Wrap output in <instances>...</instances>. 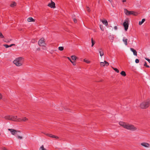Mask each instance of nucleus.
<instances>
[{
    "label": "nucleus",
    "instance_id": "f257e3e1",
    "mask_svg": "<svg viewBox=\"0 0 150 150\" xmlns=\"http://www.w3.org/2000/svg\"><path fill=\"white\" fill-rule=\"evenodd\" d=\"M5 119L8 120L14 121L18 122H26L28 120V119L26 117H23L22 118H17V116L9 115L6 116L4 117Z\"/></svg>",
    "mask_w": 150,
    "mask_h": 150
},
{
    "label": "nucleus",
    "instance_id": "f03ea898",
    "mask_svg": "<svg viewBox=\"0 0 150 150\" xmlns=\"http://www.w3.org/2000/svg\"><path fill=\"white\" fill-rule=\"evenodd\" d=\"M119 124L124 128L130 130L135 131L137 129V128L134 125L124 122H119Z\"/></svg>",
    "mask_w": 150,
    "mask_h": 150
},
{
    "label": "nucleus",
    "instance_id": "7ed1b4c3",
    "mask_svg": "<svg viewBox=\"0 0 150 150\" xmlns=\"http://www.w3.org/2000/svg\"><path fill=\"white\" fill-rule=\"evenodd\" d=\"M150 105V99L147 100L142 103L140 107L142 109H146Z\"/></svg>",
    "mask_w": 150,
    "mask_h": 150
},
{
    "label": "nucleus",
    "instance_id": "20e7f679",
    "mask_svg": "<svg viewBox=\"0 0 150 150\" xmlns=\"http://www.w3.org/2000/svg\"><path fill=\"white\" fill-rule=\"evenodd\" d=\"M23 59L21 57H19L16 59L13 62L16 66H19L21 65L23 62Z\"/></svg>",
    "mask_w": 150,
    "mask_h": 150
},
{
    "label": "nucleus",
    "instance_id": "39448f33",
    "mask_svg": "<svg viewBox=\"0 0 150 150\" xmlns=\"http://www.w3.org/2000/svg\"><path fill=\"white\" fill-rule=\"evenodd\" d=\"M124 12L127 15L129 16L130 15H134L136 16L137 15H136L134 14L135 12L133 11H128L126 9H124Z\"/></svg>",
    "mask_w": 150,
    "mask_h": 150
},
{
    "label": "nucleus",
    "instance_id": "423d86ee",
    "mask_svg": "<svg viewBox=\"0 0 150 150\" xmlns=\"http://www.w3.org/2000/svg\"><path fill=\"white\" fill-rule=\"evenodd\" d=\"M44 38H41L38 41V44L40 46H44L45 45Z\"/></svg>",
    "mask_w": 150,
    "mask_h": 150
},
{
    "label": "nucleus",
    "instance_id": "0eeeda50",
    "mask_svg": "<svg viewBox=\"0 0 150 150\" xmlns=\"http://www.w3.org/2000/svg\"><path fill=\"white\" fill-rule=\"evenodd\" d=\"M123 25L124 27L125 31H127L129 26V23L127 20L125 21L123 23Z\"/></svg>",
    "mask_w": 150,
    "mask_h": 150
},
{
    "label": "nucleus",
    "instance_id": "6e6552de",
    "mask_svg": "<svg viewBox=\"0 0 150 150\" xmlns=\"http://www.w3.org/2000/svg\"><path fill=\"white\" fill-rule=\"evenodd\" d=\"M51 2L50 3L48 4V6L50 7L51 8H55V4L52 1H51Z\"/></svg>",
    "mask_w": 150,
    "mask_h": 150
},
{
    "label": "nucleus",
    "instance_id": "1a4fd4ad",
    "mask_svg": "<svg viewBox=\"0 0 150 150\" xmlns=\"http://www.w3.org/2000/svg\"><path fill=\"white\" fill-rule=\"evenodd\" d=\"M141 145L145 147L148 148L150 146V145L149 144L146 142H143L141 144Z\"/></svg>",
    "mask_w": 150,
    "mask_h": 150
},
{
    "label": "nucleus",
    "instance_id": "9d476101",
    "mask_svg": "<svg viewBox=\"0 0 150 150\" xmlns=\"http://www.w3.org/2000/svg\"><path fill=\"white\" fill-rule=\"evenodd\" d=\"M8 130L10 131L11 134L13 135H14L17 132H19V131H16L12 129H9Z\"/></svg>",
    "mask_w": 150,
    "mask_h": 150
},
{
    "label": "nucleus",
    "instance_id": "9b49d317",
    "mask_svg": "<svg viewBox=\"0 0 150 150\" xmlns=\"http://www.w3.org/2000/svg\"><path fill=\"white\" fill-rule=\"evenodd\" d=\"M46 135L47 136L52 138H55L56 139L59 138V137L57 136L53 135L51 134H46Z\"/></svg>",
    "mask_w": 150,
    "mask_h": 150
},
{
    "label": "nucleus",
    "instance_id": "f8f14e48",
    "mask_svg": "<svg viewBox=\"0 0 150 150\" xmlns=\"http://www.w3.org/2000/svg\"><path fill=\"white\" fill-rule=\"evenodd\" d=\"M100 54V55L101 56H102L104 55V52L101 48H100L98 50Z\"/></svg>",
    "mask_w": 150,
    "mask_h": 150
},
{
    "label": "nucleus",
    "instance_id": "ddd939ff",
    "mask_svg": "<svg viewBox=\"0 0 150 150\" xmlns=\"http://www.w3.org/2000/svg\"><path fill=\"white\" fill-rule=\"evenodd\" d=\"M130 50L132 52H133V54H134V55H135V56H137V52L135 50H134L133 48H130Z\"/></svg>",
    "mask_w": 150,
    "mask_h": 150
},
{
    "label": "nucleus",
    "instance_id": "4468645a",
    "mask_svg": "<svg viewBox=\"0 0 150 150\" xmlns=\"http://www.w3.org/2000/svg\"><path fill=\"white\" fill-rule=\"evenodd\" d=\"M27 21L29 22H35V20L33 19L32 17H30L27 19Z\"/></svg>",
    "mask_w": 150,
    "mask_h": 150
},
{
    "label": "nucleus",
    "instance_id": "2eb2a0df",
    "mask_svg": "<svg viewBox=\"0 0 150 150\" xmlns=\"http://www.w3.org/2000/svg\"><path fill=\"white\" fill-rule=\"evenodd\" d=\"M145 21V18H143L142 19L141 21H139V25H141Z\"/></svg>",
    "mask_w": 150,
    "mask_h": 150
},
{
    "label": "nucleus",
    "instance_id": "dca6fc26",
    "mask_svg": "<svg viewBox=\"0 0 150 150\" xmlns=\"http://www.w3.org/2000/svg\"><path fill=\"white\" fill-rule=\"evenodd\" d=\"M128 40L127 39H125L124 38L123 39V41L125 42V44L126 45H127V41Z\"/></svg>",
    "mask_w": 150,
    "mask_h": 150
},
{
    "label": "nucleus",
    "instance_id": "f3484780",
    "mask_svg": "<svg viewBox=\"0 0 150 150\" xmlns=\"http://www.w3.org/2000/svg\"><path fill=\"white\" fill-rule=\"evenodd\" d=\"M102 23H103L106 26H107L108 25V23L106 20H104L102 21Z\"/></svg>",
    "mask_w": 150,
    "mask_h": 150
},
{
    "label": "nucleus",
    "instance_id": "a211bd4d",
    "mask_svg": "<svg viewBox=\"0 0 150 150\" xmlns=\"http://www.w3.org/2000/svg\"><path fill=\"white\" fill-rule=\"evenodd\" d=\"M72 59L73 60H75L77 57L75 55H72L71 56Z\"/></svg>",
    "mask_w": 150,
    "mask_h": 150
},
{
    "label": "nucleus",
    "instance_id": "6ab92c4d",
    "mask_svg": "<svg viewBox=\"0 0 150 150\" xmlns=\"http://www.w3.org/2000/svg\"><path fill=\"white\" fill-rule=\"evenodd\" d=\"M120 74L123 76H125L126 75L125 72L124 71H122L120 73Z\"/></svg>",
    "mask_w": 150,
    "mask_h": 150
},
{
    "label": "nucleus",
    "instance_id": "aec40b11",
    "mask_svg": "<svg viewBox=\"0 0 150 150\" xmlns=\"http://www.w3.org/2000/svg\"><path fill=\"white\" fill-rule=\"evenodd\" d=\"M16 5V3L15 2H13L12 4H11L10 6L12 7H14V6Z\"/></svg>",
    "mask_w": 150,
    "mask_h": 150
},
{
    "label": "nucleus",
    "instance_id": "412c9836",
    "mask_svg": "<svg viewBox=\"0 0 150 150\" xmlns=\"http://www.w3.org/2000/svg\"><path fill=\"white\" fill-rule=\"evenodd\" d=\"M39 150H47V149L44 148L43 145H42L40 148Z\"/></svg>",
    "mask_w": 150,
    "mask_h": 150
},
{
    "label": "nucleus",
    "instance_id": "4be33fe9",
    "mask_svg": "<svg viewBox=\"0 0 150 150\" xmlns=\"http://www.w3.org/2000/svg\"><path fill=\"white\" fill-rule=\"evenodd\" d=\"M91 41L92 43L91 46L93 47L95 44V42L93 40L92 38L91 39Z\"/></svg>",
    "mask_w": 150,
    "mask_h": 150
},
{
    "label": "nucleus",
    "instance_id": "5701e85b",
    "mask_svg": "<svg viewBox=\"0 0 150 150\" xmlns=\"http://www.w3.org/2000/svg\"><path fill=\"white\" fill-rule=\"evenodd\" d=\"M112 68L115 71H116L117 73H119V70L118 69H117V68H115L113 67H112Z\"/></svg>",
    "mask_w": 150,
    "mask_h": 150
},
{
    "label": "nucleus",
    "instance_id": "b1692460",
    "mask_svg": "<svg viewBox=\"0 0 150 150\" xmlns=\"http://www.w3.org/2000/svg\"><path fill=\"white\" fill-rule=\"evenodd\" d=\"M144 66L145 67H146L147 68L149 67V66L147 64V63L146 61L144 62Z\"/></svg>",
    "mask_w": 150,
    "mask_h": 150
},
{
    "label": "nucleus",
    "instance_id": "393cba45",
    "mask_svg": "<svg viewBox=\"0 0 150 150\" xmlns=\"http://www.w3.org/2000/svg\"><path fill=\"white\" fill-rule=\"evenodd\" d=\"M109 38L110 39L113 40L114 39V37L111 35H110L109 36Z\"/></svg>",
    "mask_w": 150,
    "mask_h": 150
},
{
    "label": "nucleus",
    "instance_id": "a878e982",
    "mask_svg": "<svg viewBox=\"0 0 150 150\" xmlns=\"http://www.w3.org/2000/svg\"><path fill=\"white\" fill-rule=\"evenodd\" d=\"M64 47H59V50L60 51H62L64 50Z\"/></svg>",
    "mask_w": 150,
    "mask_h": 150
},
{
    "label": "nucleus",
    "instance_id": "bb28decb",
    "mask_svg": "<svg viewBox=\"0 0 150 150\" xmlns=\"http://www.w3.org/2000/svg\"><path fill=\"white\" fill-rule=\"evenodd\" d=\"M100 65L101 67H104L105 66V64L104 62H100Z\"/></svg>",
    "mask_w": 150,
    "mask_h": 150
},
{
    "label": "nucleus",
    "instance_id": "cd10ccee",
    "mask_svg": "<svg viewBox=\"0 0 150 150\" xmlns=\"http://www.w3.org/2000/svg\"><path fill=\"white\" fill-rule=\"evenodd\" d=\"M104 62L105 65L106 66H108V65H109V63L107 62L105 60Z\"/></svg>",
    "mask_w": 150,
    "mask_h": 150
},
{
    "label": "nucleus",
    "instance_id": "c85d7f7f",
    "mask_svg": "<svg viewBox=\"0 0 150 150\" xmlns=\"http://www.w3.org/2000/svg\"><path fill=\"white\" fill-rule=\"evenodd\" d=\"M0 38H4V36L1 32H0Z\"/></svg>",
    "mask_w": 150,
    "mask_h": 150
},
{
    "label": "nucleus",
    "instance_id": "c756f323",
    "mask_svg": "<svg viewBox=\"0 0 150 150\" xmlns=\"http://www.w3.org/2000/svg\"><path fill=\"white\" fill-rule=\"evenodd\" d=\"M3 46L5 47L6 48H8L9 47V45L7 44H4Z\"/></svg>",
    "mask_w": 150,
    "mask_h": 150
},
{
    "label": "nucleus",
    "instance_id": "7c9ffc66",
    "mask_svg": "<svg viewBox=\"0 0 150 150\" xmlns=\"http://www.w3.org/2000/svg\"><path fill=\"white\" fill-rule=\"evenodd\" d=\"M4 42H5L6 43H8L10 42V41H9L8 40H7V39H5V40H4Z\"/></svg>",
    "mask_w": 150,
    "mask_h": 150
},
{
    "label": "nucleus",
    "instance_id": "2f4dec72",
    "mask_svg": "<svg viewBox=\"0 0 150 150\" xmlns=\"http://www.w3.org/2000/svg\"><path fill=\"white\" fill-rule=\"evenodd\" d=\"M84 61L87 63H90V62L89 61L85 59H84Z\"/></svg>",
    "mask_w": 150,
    "mask_h": 150
},
{
    "label": "nucleus",
    "instance_id": "473e14b6",
    "mask_svg": "<svg viewBox=\"0 0 150 150\" xmlns=\"http://www.w3.org/2000/svg\"><path fill=\"white\" fill-rule=\"evenodd\" d=\"M135 62L136 63H138L139 62V60L137 59H135Z\"/></svg>",
    "mask_w": 150,
    "mask_h": 150
},
{
    "label": "nucleus",
    "instance_id": "72a5a7b5",
    "mask_svg": "<svg viewBox=\"0 0 150 150\" xmlns=\"http://www.w3.org/2000/svg\"><path fill=\"white\" fill-rule=\"evenodd\" d=\"M71 62L74 65H76V63L75 61H73V62L72 61Z\"/></svg>",
    "mask_w": 150,
    "mask_h": 150
},
{
    "label": "nucleus",
    "instance_id": "f704fd0d",
    "mask_svg": "<svg viewBox=\"0 0 150 150\" xmlns=\"http://www.w3.org/2000/svg\"><path fill=\"white\" fill-rule=\"evenodd\" d=\"M87 11L88 12H90V8H89L88 7H87Z\"/></svg>",
    "mask_w": 150,
    "mask_h": 150
},
{
    "label": "nucleus",
    "instance_id": "c9c22d12",
    "mask_svg": "<svg viewBox=\"0 0 150 150\" xmlns=\"http://www.w3.org/2000/svg\"><path fill=\"white\" fill-rule=\"evenodd\" d=\"M1 149L2 150H8L6 148L4 147L1 148Z\"/></svg>",
    "mask_w": 150,
    "mask_h": 150
},
{
    "label": "nucleus",
    "instance_id": "e433bc0d",
    "mask_svg": "<svg viewBox=\"0 0 150 150\" xmlns=\"http://www.w3.org/2000/svg\"><path fill=\"white\" fill-rule=\"evenodd\" d=\"M145 59L147 60L149 63H150V59L147 58H145Z\"/></svg>",
    "mask_w": 150,
    "mask_h": 150
},
{
    "label": "nucleus",
    "instance_id": "4c0bfd02",
    "mask_svg": "<svg viewBox=\"0 0 150 150\" xmlns=\"http://www.w3.org/2000/svg\"><path fill=\"white\" fill-rule=\"evenodd\" d=\"M17 137L18 138V139H22L23 137H21V136H17Z\"/></svg>",
    "mask_w": 150,
    "mask_h": 150
},
{
    "label": "nucleus",
    "instance_id": "58836bf2",
    "mask_svg": "<svg viewBox=\"0 0 150 150\" xmlns=\"http://www.w3.org/2000/svg\"><path fill=\"white\" fill-rule=\"evenodd\" d=\"M73 20L75 23H76L77 22V20L75 18H74Z\"/></svg>",
    "mask_w": 150,
    "mask_h": 150
},
{
    "label": "nucleus",
    "instance_id": "ea45409f",
    "mask_svg": "<svg viewBox=\"0 0 150 150\" xmlns=\"http://www.w3.org/2000/svg\"><path fill=\"white\" fill-rule=\"evenodd\" d=\"M15 45V44H11L10 45H9V47H12V46H14Z\"/></svg>",
    "mask_w": 150,
    "mask_h": 150
},
{
    "label": "nucleus",
    "instance_id": "a19ab883",
    "mask_svg": "<svg viewBox=\"0 0 150 150\" xmlns=\"http://www.w3.org/2000/svg\"><path fill=\"white\" fill-rule=\"evenodd\" d=\"M67 58L71 62L72 61L70 57H67Z\"/></svg>",
    "mask_w": 150,
    "mask_h": 150
},
{
    "label": "nucleus",
    "instance_id": "79ce46f5",
    "mask_svg": "<svg viewBox=\"0 0 150 150\" xmlns=\"http://www.w3.org/2000/svg\"><path fill=\"white\" fill-rule=\"evenodd\" d=\"M114 28L115 29V30H116L117 29V26H115L114 27Z\"/></svg>",
    "mask_w": 150,
    "mask_h": 150
},
{
    "label": "nucleus",
    "instance_id": "37998d69",
    "mask_svg": "<svg viewBox=\"0 0 150 150\" xmlns=\"http://www.w3.org/2000/svg\"><path fill=\"white\" fill-rule=\"evenodd\" d=\"M100 29H101V30L102 31H103V28H102L101 27V26L100 25Z\"/></svg>",
    "mask_w": 150,
    "mask_h": 150
},
{
    "label": "nucleus",
    "instance_id": "c03bdc74",
    "mask_svg": "<svg viewBox=\"0 0 150 150\" xmlns=\"http://www.w3.org/2000/svg\"><path fill=\"white\" fill-rule=\"evenodd\" d=\"M126 0H122V2H126Z\"/></svg>",
    "mask_w": 150,
    "mask_h": 150
},
{
    "label": "nucleus",
    "instance_id": "a18cd8bd",
    "mask_svg": "<svg viewBox=\"0 0 150 150\" xmlns=\"http://www.w3.org/2000/svg\"><path fill=\"white\" fill-rule=\"evenodd\" d=\"M1 98H2L1 95L0 93V99Z\"/></svg>",
    "mask_w": 150,
    "mask_h": 150
},
{
    "label": "nucleus",
    "instance_id": "49530a36",
    "mask_svg": "<svg viewBox=\"0 0 150 150\" xmlns=\"http://www.w3.org/2000/svg\"><path fill=\"white\" fill-rule=\"evenodd\" d=\"M40 48H38V49H37V50H40Z\"/></svg>",
    "mask_w": 150,
    "mask_h": 150
},
{
    "label": "nucleus",
    "instance_id": "de8ad7c7",
    "mask_svg": "<svg viewBox=\"0 0 150 150\" xmlns=\"http://www.w3.org/2000/svg\"><path fill=\"white\" fill-rule=\"evenodd\" d=\"M11 40H12V39H10V40H9V41H10H10H11Z\"/></svg>",
    "mask_w": 150,
    "mask_h": 150
},
{
    "label": "nucleus",
    "instance_id": "09e8293b",
    "mask_svg": "<svg viewBox=\"0 0 150 150\" xmlns=\"http://www.w3.org/2000/svg\"><path fill=\"white\" fill-rule=\"evenodd\" d=\"M32 41H34V42L35 41V40H32Z\"/></svg>",
    "mask_w": 150,
    "mask_h": 150
}]
</instances>
